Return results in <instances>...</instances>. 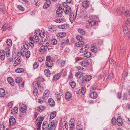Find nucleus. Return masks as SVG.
Listing matches in <instances>:
<instances>
[{"instance_id":"obj_37","label":"nucleus","mask_w":130,"mask_h":130,"mask_svg":"<svg viewBox=\"0 0 130 130\" xmlns=\"http://www.w3.org/2000/svg\"><path fill=\"white\" fill-rule=\"evenodd\" d=\"M15 79L16 82L18 83H20L22 81V78L20 77H15Z\"/></svg>"},{"instance_id":"obj_20","label":"nucleus","mask_w":130,"mask_h":130,"mask_svg":"<svg viewBox=\"0 0 130 130\" xmlns=\"http://www.w3.org/2000/svg\"><path fill=\"white\" fill-rule=\"evenodd\" d=\"M7 80L9 83L12 86H13L14 85V82L13 79L11 77H9L7 78Z\"/></svg>"},{"instance_id":"obj_7","label":"nucleus","mask_w":130,"mask_h":130,"mask_svg":"<svg viewBox=\"0 0 130 130\" xmlns=\"http://www.w3.org/2000/svg\"><path fill=\"white\" fill-rule=\"evenodd\" d=\"M92 76L90 75L85 76L83 77L82 79V82H84L85 81H89L91 79Z\"/></svg>"},{"instance_id":"obj_36","label":"nucleus","mask_w":130,"mask_h":130,"mask_svg":"<svg viewBox=\"0 0 130 130\" xmlns=\"http://www.w3.org/2000/svg\"><path fill=\"white\" fill-rule=\"evenodd\" d=\"M5 90L2 88L0 89V96L3 97L5 94Z\"/></svg>"},{"instance_id":"obj_35","label":"nucleus","mask_w":130,"mask_h":130,"mask_svg":"<svg viewBox=\"0 0 130 130\" xmlns=\"http://www.w3.org/2000/svg\"><path fill=\"white\" fill-rule=\"evenodd\" d=\"M67 25L66 24L61 25L58 26V28L60 29H65L68 28Z\"/></svg>"},{"instance_id":"obj_8","label":"nucleus","mask_w":130,"mask_h":130,"mask_svg":"<svg viewBox=\"0 0 130 130\" xmlns=\"http://www.w3.org/2000/svg\"><path fill=\"white\" fill-rule=\"evenodd\" d=\"M47 50V48L44 45L41 46L40 49L39 50V53L40 54H42L45 52Z\"/></svg>"},{"instance_id":"obj_33","label":"nucleus","mask_w":130,"mask_h":130,"mask_svg":"<svg viewBox=\"0 0 130 130\" xmlns=\"http://www.w3.org/2000/svg\"><path fill=\"white\" fill-rule=\"evenodd\" d=\"M45 75L47 77H50V76L51 73L50 70L48 69H46L44 71Z\"/></svg>"},{"instance_id":"obj_43","label":"nucleus","mask_w":130,"mask_h":130,"mask_svg":"<svg viewBox=\"0 0 130 130\" xmlns=\"http://www.w3.org/2000/svg\"><path fill=\"white\" fill-rule=\"evenodd\" d=\"M77 70L78 72H81L84 70V69L82 67L80 66H79L77 67Z\"/></svg>"},{"instance_id":"obj_38","label":"nucleus","mask_w":130,"mask_h":130,"mask_svg":"<svg viewBox=\"0 0 130 130\" xmlns=\"http://www.w3.org/2000/svg\"><path fill=\"white\" fill-rule=\"evenodd\" d=\"M56 113L55 111H53L52 112L50 115V119H52L55 118L56 116Z\"/></svg>"},{"instance_id":"obj_53","label":"nucleus","mask_w":130,"mask_h":130,"mask_svg":"<svg viewBox=\"0 0 130 130\" xmlns=\"http://www.w3.org/2000/svg\"><path fill=\"white\" fill-rule=\"evenodd\" d=\"M61 98V96L59 94H58L56 95L55 96L56 100L57 101L59 100Z\"/></svg>"},{"instance_id":"obj_61","label":"nucleus","mask_w":130,"mask_h":130,"mask_svg":"<svg viewBox=\"0 0 130 130\" xmlns=\"http://www.w3.org/2000/svg\"><path fill=\"white\" fill-rule=\"evenodd\" d=\"M117 121V120L115 118H113L111 120V123L112 124H115L116 122Z\"/></svg>"},{"instance_id":"obj_39","label":"nucleus","mask_w":130,"mask_h":130,"mask_svg":"<svg viewBox=\"0 0 130 130\" xmlns=\"http://www.w3.org/2000/svg\"><path fill=\"white\" fill-rule=\"evenodd\" d=\"M37 84L38 85L39 90L40 91H42L43 89V88L42 87V85H41V84L39 83L38 82H37Z\"/></svg>"},{"instance_id":"obj_49","label":"nucleus","mask_w":130,"mask_h":130,"mask_svg":"<svg viewBox=\"0 0 130 130\" xmlns=\"http://www.w3.org/2000/svg\"><path fill=\"white\" fill-rule=\"evenodd\" d=\"M113 77V74L112 72H111V73L110 74L108 77H107L106 79V81H107V80H108L110 79L111 78Z\"/></svg>"},{"instance_id":"obj_58","label":"nucleus","mask_w":130,"mask_h":130,"mask_svg":"<svg viewBox=\"0 0 130 130\" xmlns=\"http://www.w3.org/2000/svg\"><path fill=\"white\" fill-rule=\"evenodd\" d=\"M66 63V62L64 60L62 61L60 63V66L61 67H64Z\"/></svg>"},{"instance_id":"obj_10","label":"nucleus","mask_w":130,"mask_h":130,"mask_svg":"<svg viewBox=\"0 0 130 130\" xmlns=\"http://www.w3.org/2000/svg\"><path fill=\"white\" fill-rule=\"evenodd\" d=\"M56 127V125L55 124V122L54 121L50 122L48 125V130H50L53 127H55V128Z\"/></svg>"},{"instance_id":"obj_27","label":"nucleus","mask_w":130,"mask_h":130,"mask_svg":"<svg viewBox=\"0 0 130 130\" xmlns=\"http://www.w3.org/2000/svg\"><path fill=\"white\" fill-rule=\"evenodd\" d=\"M69 19L70 22L72 23H73L75 20L74 14L72 13H70L69 16Z\"/></svg>"},{"instance_id":"obj_42","label":"nucleus","mask_w":130,"mask_h":130,"mask_svg":"<svg viewBox=\"0 0 130 130\" xmlns=\"http://www.w3.org/2000/svg\"><path fill=\"white\" fill-rule=\"evenodd\" d=\"M6 42L7 45L9 46H10L12 45V42L10 39H8L7 40Z\"/></svg>"},{"instance_id":"obj_18","label":"nucleus","mask_w":130,"mask_h":130,"mask_svg":"<svg viewBox=\"0 0 130 130\" xmlns=\"http://www.w3.org/2000/svg\"><path fill=\"white\" fill-rule=\"evenodd\" d=\"M72 96V94L71 93L69 92H67L66 93L65 95L66 99L67 101H69L70 100V99Z\"/></svg>"},{"instance_id":"obj_50","label":"nucleus","mask_w":130,"mask_h":130,"mask_svg":"<svg viewBox=\"0 0 130 130\" xmlns=\"http://www.w3.org/2000/svg\"><path fill=\"white\" fill-rule=\"evenodd\" d=\"M70 84L71 87L73 88H74L76 85V83L74 81H72L70 82Z\"/></svg>"},{"instance_id":"obj_52","label":"nucleus","mask_w":130,"mask_h":130,"mask_svg":"<svg viewBox=\"0 0 130 130\" xmlns=\"http://www.w3.org/2000/svg\"><path fill=\"white\" fill-rule=\"evenodd\" d=\"M21 60V58L20 57H18L17 58L15 62L17 63H18V64H19L20 63Z\"/></svg>"},{"instance_id":"obj_21","label":"nucleus","mask_w":130,"mask_h":130,"mask_svg":"<svg viewBox=\"0 0 130 130\" xmlns=\"http://www.w3.org/2000/svg\"><path fill=\"white\" fill-rule=\"evenodd\" d=\"M10 29L9 26L6 24H5L3 25L1 29L3 31H5L7 30H10Z\"/></svg>"},{"instance_id":"obj_1","label":"nucleus","mask_w":130,"mask_h":130,"mask_svg":"<svg viewBox=\"0 0 130 130\" xmlns=\"http://www.w3.org/2000/svg\"><path fill=\"white\" fill-rule=\"evenodd\" d=\"M46 66L47 68H50L52 67V62L50 56H48L46 58Z\"/></svg>"},{"instance_id":"obj_56","label":"nucleus","mask_w":130,"mask_h":130,"mask_svg":"<svg viewBox=\"0 0 130 130\" xmlns=\"http://www.w3.org/2000/svg\"><path fill=\"white\" fill-rule=\"evenodd\" d=\"M38 93V90L37 88H35L33 91V94L35 96H36Z\"/></svg>"},{"instance_id":"obj_24","label":"nucleus","mask_w":130,"mask_h":130,"mask_svg":"<svg viewBox=\"0 0 130 130\" xmlns=\"http://www.w3.org/2000/svg\"><path fill=\"white\" fill-rule=\"evenodd\" d=\"M48 124L46 121H44L43 124L42 128L43 130H46L47 128Z\"/></svg>"},{"instance_id":"obj_2","label":"nucleus","mask_w":130,"mask_h":130,"mask_svg":"<svg viewBox=\"0 0 130 130\" xmlns=\"http://www.w3.org/2000/svg\"><path fill=\"white\" fill-rule=\"evenodd\" d=\"M24 49H21V54L23 56H25L26 58H28L30 56V52L28 51L26 52V51Z\"/></svg>"},{"instance_id":"obj_28","label":"nucleus","mask_w":130,"mask_h":130,"mask_svg":"<svg viewBox=\"0 0 130 130\" xmlns=\"http://www.w3.org/2000/svg\"><path fill=\"white\" fill-rule=\"evenodd\" d=\"M71 11V8L69 6H67L66 8V10L64 12L66 14H68L70 13Z\"/></svg>"},{"instance_id":"obj_45","label":"nucleus","mask_w":130,"mask_h":130,"mask_svg":"<svg viewBox=\"0 0 130 130\" xmlns=\"http://www.w3.org/2000/svg\"><path fill=\"white\" fill-rule=\"evenodd\" d=\"M84 56L88 58L91 56V53L89 52H87L84 55Z\"/></svg>"},{"instance_id":"obj_14","label":"nucleus","mask_w":130,"mask_h":130,"mask_svg":"<svg viewBox=\"0 0 130 130\" xmlns=\"http://www.w3.org/2000/svg\"><path fill=\"white\" fill-rule=\"evenodd\" d=\"M117 122V125L119 126H121L122 125V120L120 116L118 117Z\"/></svg>"},{"instance_id":"obj_3","label":"nucleus","mask_w":130,"mask_h":130,"mask_svg":"<svg viewBox=\"0 0 130 130\" xmlns=\"http://www.w3.org/2000/svg\"><path fill=\"white\" fill-rule=\"evenodd\" d=\"M123 29L125 35L128 39L130 38V29L127 26H124L123 27Z\"/></svg>"},{"instance_id":"obj_64","label":"nucleus","mask_w":130,"mask_h":130,"mask_svg":"<svg viewBox=\"0 0 130 130\" xmlns=\"http://www.w3.org/2000/svg\"><path fill=\"white\" fill-rule=\"evenodd\" d=\"M125 23L127 25L130 26V19L127 20L125 21Z\"/></svg>"},{"instance_id":"obj_57","label":"nucleus","mask_w":130,"mask_h":130,"mask_svg":"<svg viewBox=\"0 0 130 130\" xmlns=\"http://www.w3.org/2000/svg\"><path fill=\"white\" fill-rule=\"evenodd\" d=\"M18 7L19 9L21 11H23L24 10V8L22 5L18 6Z\"/></svg>"},{"instance_id":"obj_41","label":"nucleus","mask_w":130,"mask_h":130,"mask_svg":"<svg viewBox=\"0 0 130 130\" xmlns=\"http://www.w3.org/2000/svg\"><path fill=\"white\" fill-rule=\"evenodd\" d=\"M24 69L22 68H19L15 70V72L17 73H21L23 72Z\"/></svg>"},{"instance_id":"obj_13","label":"nucleus","mask_w":130,"mask_h":130,"mask_svg":"<svg viewBox=\"0 0 130 130\" xmlns=\"http://www.w3.org/2000/svg\"><path fill=\"white\" fill-rule=\"evenodd\" d=\"M9 122L10 125H13L15 124L16 120L15 118L13 116H11L9 119Z\"/></svg>"},{"instance_id":"obj_12","label":"nucleus","mask_w":130,"mask_h":130,"mask_svg":"<svg viewBox=\"0 0 130 130\" xmlns=\"http://www.w3.org/2000/svg\"><path fill=\"white\" fill-rule=\"evenodd\" d=\"M82 5L84 8L85 9L87 8L89 5V2L88 0L82 2Z\"/></svg>"},{"instance_id":"obj_5","label":"nucleus","mask_w":130,"mask_h":130,"mask_svg":"<svg viewBox=\"0 0 130 130\" xmlns=\"http://www.w3.org/2000/svg\"><path fill=\"white\" fill-rule=\"evenodd\" d=\"M63 9L62 7L60 6L58 7L56 12L57 16L59 17H61L62 16L61 14L63 12Z\"/></svg>"},{"instance_id":"obj_48","label":"nucleus","mask_w":130,"mask_h":130,"mask_svg":"<svg viewBox=\"0 0 130 130\" xmlns=\"http://www.w3.org/2000/svg\"><path fill=\"white\" fill-rule=\"evenodd\" d=\"M69 126L70 128L71 129H74L75 127V126L74 124V123H72L70 122H69Z\"/></svg>"},{"instance_id":"obj_59","label":"nucleus","mask_w":130,"mask_h":130,"mask_svg":"<svg viewBox=\"0 0 130 130\" xmlns=\"http://www.w3.org/2000/svg\"><path fill=\"white\" fill-rule=\"evenodd\" d=\"M80 87H78L76 88V93H80L81 89H80Z\"/></svg>"},{"instance_id":"obj_44","label":"nucleus","mask_w":130,"mask_h":130,"mask_svg":"<svg viewBox=\"0 0 130 130\" xmlns=\"http://www.w3.org/2000/svg\"><path fill=\"white\" fill-rule=\"evenodd\" d=\"M60 74L63 76L64 77L67 75V72L66 70H62V71L60 73Z\"/></svg>"},{"instance_id":"obj_22","label":"nucleus","mask_w":130,"mask_h":130,"mask_svg":"<svg viewBox=\"0 0 130 130\" xmlns=\"http://www.w3.org/2000/svg\"><path fill=\"white\" fill-rule=\"evenodd\" d=\"M51 4V2L50 1H46L44 3L43 6V8L45 9H46L49 7Z\"/></svg>"},{"instance_id":"obj_25","label":"nucleus","mask_w":130,"mask_h":130,"mask_svg":"<svg viewBox=\"0 0 130 130\" xmlns=\"http://www.w3.org/2000/svg\"><path fill=\"white\" fill-rule=\"evenodd\" d=\"M66 33L65 32H60L57 34V36L59 39H60L65 36Z\"/></svg>"},{"instance_id":"obj_17","label":"nucleus","mask_w":130,"mask_h":130,"mask_svg":"<svg viewBox=\"0 0 130 130\" xmlns=\"http://www.w3.org/2000/svg\"><path fill=\"white\" fill-rule=\"evenodd\" d=\"M124 7H119L117 9V12L119 14H121L123 13H124Z\"/></svg>"},{"instance_id":"obj_46","label":"nucleus","mask_w":130,"mask_h":130,"mask_svg":"<svg viewBox=\"0 0 130 130\" xmlns=\"http://www.w3.org/2000/svg\"><path fill=\"white\" fill-rule=\"evenodd\" d=\"M44 107L42 105H41L38 108H37V110L38 111L41 112L43 111L44 110Z\"/></svg>"},{"instance_id":"obj_51","label":"nucleus","mask_w":130,"mask_h":130,"mask_svg":"<svg viewBox=\"0 0 130 130\" xmlns=\"http://www.w3.org/2000/svg\"><path fill=\"white\" fill-rule=\"evenodd\" d=\"M43 118L42 117H39L38 118L36 121H38V123H40L41 124L42 122V121L43 120Z\"/></svg>"},{"instance_id":"obj_19","label":"nucleus","mask_w":130,"mask_h":130,"mask_svg":"<svg viewBox=\"0 0 130 130\" xmlns=\"http://www.w3.org/2000/svg\"><path fill=\"white\" fill-rule=\"evenodd\" d=\"M49 91L48 90H46L44 92L43 97H42V98L43 99H46L48 97V96L49 94Z\"/></svg>"},{"instance_id":"obj_54","label":"nucleus","mask_w":130,"mask_h":130,"mask_svg":"<svg viewBox=\"0 0 130 130\" xmlns=\"http://www.w3.org/2000/svg\"><path fill=\"white\" fill-rule=\"evenodd\" d=\"M76 38L77 40L80 41H83L84 39L81 36H77Z\"/></svg>"},{"instance_id":"obj_60","label":"nucleus","mask_w":130,"mask_h":130,"mask_svg":"<svg viewBox=\"0 0 130 130\" xmlns=\"http://www.w3.org/2000/svg\"><path fill=\"white\" fill-rule=\"evenodd\" d=\"M39 66V64L37 63L36 62H35L34 63L33 65V68L34 69L37 68Z\"/></svg>"},{"instance_id":"obj_11","label":"nucleus","mask_w":130,"mask_h":130,"mask_svg":"<svg viewBox=\"0 0 130 130\" xmlns=\"http://www.w3.org/2000/svg\"><path fill=\"white\" fill-rule=\"evenodd\" d=\"M97 48L96 45L95 44L91 45V51L94 53H95L97 51Z\"/></svg>"},{"instance_id":"obj_63","label":"nucleus","mask_w":130,"mask_h":130,"mask_svg":"<svg viewBox=\"0 0 130 130\" xmlns=\"http://www.w3.org/2000/svg\"><path fill=\"white\" fill-rule=\"evenodd\" d=\"M52 43L53 45H55L57 43V41L55 39H53L52 41Z\"/></svg>"},{"instance_id":"obj_15","label":"nucleus","mask_w":130,"mask_h":130,"mask_svg":"<svg viewBox=\"0 0 130 130\" xmlns=\"http://www.w3.org/2000/svg\"><path fill=\"white\" fill-rule=\"evenodd\" d=\"M88 22L89 23V25L90 26L94 25L96 24L97 21L93 20V19H90L88 20Z\"/></svg>"},{"instance_id":"obj_23","label":"nucleus","mask_w":130,"mask_h":130,"mask_svg":"<svg viewBox=\"0 0 130 130\" xmlns=\"http://www.w3.org/2000/svg\"><path fill=\"white\" fill-rule=\"evenodd\" d=\"M81 90L80 93H82V94H84L86 92V89L85 86L81 85L80 86Z\"/></svg>"},{"instance_id":"obj_62","label":"nucleus","mask_w":130,"mask_h":130,"mask_svg":"<svg viewBox=\"0 0 130 130\" xmlns=\"http://www.w3.org/2000/svg\"><path fill=\"white\" fill-rule=\"evenodd\" d=\"M124 52V51L123 50V48L122 47L120 46V47L119 51V53H120L122 54Z\"/></svg>"},{"instance_id":"obj_31","label":"nucleus","mask_w":130,"mask_h":130,"mask_svg":"<svg viewBox=\"0 0 130 130\" xmlns=\"http://www.w3.org/2000/svg\"><path fill=\"white\" fill-rule=\"evenodd\" d=\"M78 32L80 34L84 35L86 34V31L83 29L79 28L78 29Z\"/></svg>"},{"instance_id":"obj_30","label":"nucleus","mask_w":130,"mask_h":130,"mask_svg":"<svg viewBox=\"0 0 130 130\" xmlns=\"http://www.w3.org/2000/svg\"><path fill=\"white\" fill-rule=\"evenodd\" d=\"M84 43V42L83 41H79L76 43L75 45L77 47H80Z\"/></svg>"},{"instance_id":"obj_34","label":"nucleus","mask_w":130,"mask_h":130,"mask_svg":"<svg viewBox=\"0 0 130 130\" xmlns=\"http://www.w3.org/2000/svg\"><path fill=\"white\" fill-rule=\"evenodd\" d=\"M18 111V108L17 107H14L11 110V113L15 114L17 113Z\"/></svg>"},{"instance_id":"obj_47","label":"nucleus","mask_w":130,"mask_h":130,"mask_svg":"<svg viewBox=\"0 0 130 130\" xmlns=\"http://www.w3.org/2000/svg\"><path fill=\"white\" fill-rule=\"evenodd\" d=\"M125 14V15L127 16H128L129 15L130 13H129V11L128 10H127V9L125 8H124V13Z\"/></svg>"},{"instance_id":"obj_55","label":"nucleus","mask_w":130,"mask_h":130,"mask_svg":"<svg viewBox=\"0 0 130 130\" xmlns=\"http://www.w3.org/2000/svg\"><path fill=\"white\" fill-rule=\"evenodd\" d=\"M41 124V123H40L39 122H37L36 124V125L37 126V130H39L40 129Z\"/></svg>"},{"instance_id":"obj_26","label":"nucleus","mask_w":130,"mask_h":130,"mask_svg":"<svg viewBox=\"0 0 130 130\" xmlns=\"http://www.w3.org/2000/svg\"><path fill=\"white\" fill-rule=\"evenodd\" d=\"M90 96L92 98L95 99L97 97L98 94L96 92H93L90 94Z\"/></svg>"},{"instance_id":"obj_40","label":"nucleus","mask_w":130,"mask_h":130,"mask_svg":"<svg viewBox=\"0 0 130 130\" xmlns=\"http://www.w3.org/2000/svg\"><path fill=\"white\" fill-rule=\"evenodd\" d=\"M60 74H57L54 75L53 77V79L54 80H57L60 78Z\"/></svg>"},{"instance_id":"obj_9","label":"nucleus","mask_w":130,"mask_h":130,"mask_svg":"<svg viewBox=\"0 0 130 130\" xmlns=\"http://www.w3.org/2000/svg\"><path fill=\"white\" fill-rule=\"evenodd\" d=\"M26 106L25 104H23L21 105L20 108V111L22 113H24L26 111Z\"/></svg>"},{"instance_id":"obj_4","label":"nucleus","mask_w":130,"mask_h":130,"mask_svg":"<svg viewBox=\"0 0 130 130\" xmlns=\"http://www.w3.org/2000/svg\"><path fill=\"white\" fill-rule=\"evenodd\" d=\"M91 63V61L89 60L86 59L83 61L81 63V65L84 67H87Z\"/></svg>"},{"instance_id":"obj_29","label":"nucleus","mask_w":130,"mask_h":130,"mask_svg":"<svg viewBox=\"0 0 130 130\" xmlns=\"http://www.w3.org/2000/svg\"><path fill=\"white\" fill-rule=\"evenodd\" d=\"M48 102L51 106H53L55 105L54 101L51 98H50L48 99Z\"/></svg>"},{"instance_id":"obj_6","label":"nucleus","mask_w":130,"mask_h":130,"mask_svg":"<svg viewBox=\"0 0 130 130\" xmlns=\"http://www.w3.org/2000/svg\"><path fill=\"white\" fill-rule=\"evenodd\" d=\"M30 45V43L28 42H25L23 43V47H21V49H25V51H27L29 48Z\"/></svg>"},{"instance_id":"obj_16","label":"nucleus","mask_w":130,"mask_h":130,"mask_svg":"<svg viewBox=\"0 0 130 130\" xmlns=\"http://www.w3.org/2000/svg\"><path fill=\"white\" fill-rule=\"evenodd\" d=\"M38 34L37 32L35 33V35L33 37L34 38V42L35 43H37L39 42V36H37V35Z\"/></svg>"},{"instance_id":"obj_32","label":"nucleus","mask_w":130,"mask_h":130,"mask_svg":"<svg viewBox=\"0 0 130 130\" xmlns=\"http://www.w3.org/2000/svg\"><path fill=\"white\" fill-rule=\"evenodd\" d=\"M6 9L3 5H0V11L3 13L5 12Z\"/></svg>"}]
</instances>
